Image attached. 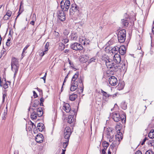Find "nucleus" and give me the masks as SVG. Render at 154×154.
Returning <instances> with one entry per match:
<instances>
[{
  "label": "nucleus",
  "instance_id": "nucleus-1",
  "mask_svg": "<svg viewBox=\"0 0 154 154\" xmlns=\"http://www.w3.org/2000/svg\"><path fill=\"white\" fill-rule=\"evenodd\" d=\"M79 75V72H76L74 74L72 78L71 81V85H75L76 86V87H78V83H80V85L82 86L80 87V89L81 93H82L83 92L84 89L83 83V80L80 77V78H79L76 80L78 77Z\"/></svg>",
  "mask_w": 154,
  "mask_h": 154
},
{
  "label": "nucleus",
  "instance_id": "nucleus-2",
  "mask_svg": "<svg viewBox=\"0 0 154 154\" xmlns=\"http://www.w3.org/2000/svg\"><path fill=\"white\" fill-rule=\"evenodd\" d=\"M125 114H123L120 115L118 112H114L112 114L111 117L113 120L116 122H118L119 121L122 123H125L126 122Z\"/></svg>",
  "mask_w": 154,
  "mask_h": 154
},
{
  "label": "nucleus",
  "instance_id": "nucleus-3",
  "mask_svg": "<svg viewBox=\"0 0 154 154\" xmlns=\"http://www.w3.org/2000/svg\"><path fill=\"white\" fill-rule=\"evenodd\" d=\"M118 39L120 43L124 42L126 38V31L124 29L120 30L117 34Z\"/></svg>",
  "mask_w": 154,
  "mask_h": 154
},
{
  "label": "nucleus",
  "instance_id": "nucleus-4",
  "mask_svg": "<svg viewBox=\"0 0 154 154\" xmlns=\"http://www.w3.org/2000/svg\"><path fill=\"white\" fill-rule=\"evenodd\" d=\"M43 114V111L42 108H38L37 109V112L34 111L31 115V119L33 120L36 119L37 116L39 117H41Z\"/></svg>",
  "mask_w": 154,
  "mask_h": 154
},
{
  "label": "nucleus",
  "instance_id": "nucleus-5",
  "mask_svg": "<svg viewBox=\"0 0 154 154\" xmlns=\"http://www.w3.org/2000/svg\"><path fill=\"white\" fill-rule=\"evenodd\" d=\"M70 5V2L69 0H62L60 2L61 8L65 11H68Z\"/></svg>",
  "mask_w": 154,
  "mask_h": 154
},
{
  "label": "nucleus",
  "instance_id": "nucleus-6",
  "mask_svg": "<svg viewBox=\"0 0 154 154\" xmlns=\"http://www.w3.org/2000/svg\"><path fill=\"white\" fill-rule=\"evenodd\" d=\"M70 48L74 50L80 51L83 49V46L77 42H74L70 45Z\"/></svg>",
  "mask_w": 154,
  "mask_h": 154
},
{
  "label": "nucleus",
  "instance_id": "nucleus-7",
  "mask_svg": "<svg viewBox=\"0 0 154 154\" xmlns=\"http://www.w3.org/2000/svg\"><path fill=\"white\" fill-rule=\"evenodd\" d=\"M72 134L71 129L69 127H67L64 129L63 136L64 138L66 140H69V137Z\"/></svg>",
  "mask_w": 154,
  "mask_h": 154
},
{
  "label": "nucleus",
  "instance_id": "nucleus-8",
  "mask_svg": "<svg viewBox=\"0 0 154 154\" xmlns=\"http://www.w3.org/2000/svg\"><path fill=\"white\" fill-rule=\"evenodd\" d=\"M66 11H64L63 9L58 10L57 13L59 19L62 21H64L66 19V15L65 13Z\"/></svg>",
  "mask_w": 154,
  "mask_h": 154
},
{
  "label": "nucleus",
  "instance_id": "nucleus-9",
  "mask_svg": "<svg viewBox=\"0 0 154 154\" xmlns=\"http://www.w3.org/2000/svg\"><path fill=\"white\" fill-rule=\"evenodd\" d=\"M119 128L120 126L119 125H117L116 127V129L117 131V134L115 135V138L116 140H118L119 141V142L122 139L123 135L122 133L120 131Z\"/></svg>",
  "mask_w": 154,
  "mask_h": 154
},
{
  "label": "nucleus",
  "instance_id": "nucleus-10",
  "mask_svg": "<svg viewBox=\"0 0 154 154\" xmlns=\"http://www.w3.org/2000/svg\"><path fill=\"white\" fill-rule=\"evenodd\" d=\"M71 8L69 9V13L70 15H73L74 12L79 11V7L75 4H73L71 5Z\"/></svg>",
  "mask_w": 154,
  "mask_h": 154
},
{
  "label": "nucleus",
  "instance_id": "nucleus-11",
  "mask_svg": "<svg viewBox=\"0 0 154 154\" xmlns=\"http://www.w3.org/2000/svg\"><path fill=\"white\" fill-rule=\"evenodd\" d=\"M109 82L112 86H115L117 83V80L115 76H112L109 78Z\"/></svg>",
  "mask_w": 154,
  "mask_h": 154
},
{
  "label": "nucleus",
  "instance_id": "nucleus-12",
  "mask_svg": "<svg viewBox=\"0 0 154 154\" xmlns=\"http://www.w3.org/2000/svg\"><path fill=\"white\" fill-rule=\"evenodd\" d=\"M107 129V132L106 134L107 137L112 139L114 136L113 129L110 127L108 128Z\"/></svg>",
  "mask_w": 154,
  "mask_h": 154
},
{
  "label": "nucleus",
  "instance_id": "nucleus-13",
  "mask_svg": "<svg viewBox=\"0 0 154 154\" xmlns=\"http://www.w3.org/2000/svg\"><path fill=\"white\" fill-rule=\"evenodd\" d=\"M121 57L119 54H116L113 58V61L116 63L117 65L119 64L121 61Z\"/></svg>",
  "mask_w": 154,
  "mask_h": 154
},
{
  "label": "nucleus",
  "instance_id": "nucleus-14",
  "mask_svg": "<svg viewBox=\"0 0 154 154\" xmlns=\"http://www.w3.org/2000/svg\"><path fill=\"white\" fill-rule=\"evenodd\" d=\"M43 135L42 134H39L36 136L35 140L37 143H41L43 141Z\"/></svg>",
  "mask_w": 154,
  "mask_h": 154
},
{
  "label": "nucleus",
  "instance_id": "nucleus-15",
  "mask_svg": "<svg viewBox=\"0 0 154 154\" xmlns=\"http://www.w3.org/2000/svg\"><path fill=\"white\" fill-rule=\"evenodd\" d=\"M101 91L103 96V100H104L105 101H108V100H107V98L111 97L112 96V95L108 94L106 92L104 91L102 89H101Z\"/></svg>",
  "mask_w": 154,
  "mask_h": 154
},
{
  "label": "nucleus",
  "instance_id": "nucleus-16",
  "mask_svg": "<svg viewBox=\"0 0 154 154\" xmlns=\"http://www.w3.org/2000/svg\"><path fill=\"white\" fill-rule=\"evenodd\" d=\"M69 39L71 41H77L78 38V35L77 33L72 32L69 37Z\"/></svg>",
  "mask_w": 154,
  "mask_h": 154
},
{
  "label": "nucleus",
  "instance_id": "nucleus-17",
  "mask_svg": "<svg viewBox=\"0 0 154 154\" xmlns=\"http://www.w3.org/2000/svg\"><path fill=\"white\" fill-rule=\"evenodd\" d=\"M63 109L66 112H69L71 111L70 105L68 103H64L63 106Z\"/></svg>",
  "mask_w": 154,
  "mask_h": 154
},
{
  "label": "nucleus",
  "instance_id": "nucleus-18",
  "mask_svg": "<svg viewBox=\"0 0 154 154\" xmlns=\"http://www.w3.org/2000/svg\"><path fill=\"white\" fill-rule=\"evenodd\" d=\"M129 19L128 18L125 17L124 19H122L121 23L122 25L125 27H127L129 24Z\"/></svg>",
  "mask_w": 154,
  "mask_h": 154
},
{
  "label": "nucleus",
  "instance_id": "nucleus-19",
  "mask_svg": "<svg viewBox=\"0 0 154 154\" xmlns=\"http://www.w3.org/2000/svg\"><path fill=\"white\" fill-rule=\"evenodd\" d=\"M110 65L111 66L109 67L108 68L113 69L115 72H116L117 71L119 66L117 64L113 62L112 64Z\"/></svg>",
  "mask_w": 154,
  "mask_h": 154
},
{
  "label": "nucleus",
  "instance_id": "nucleus-20",
  "mask_svg": "<svg viewBox=\"0 0 154 154\" xmlns=\"http://www.w3.org/2000/svg\"><path fill=\"white\" fill-rule=\"evenodd\" d=\"M126 48L124 45L121 46L119 47V52L121 55H124L125 53Z\"/></svg>",
  "mask_w": 154,
  "mask_h": 154
},
{
  "label": "nucleus",
  "instance_id": "nucleus-21",
  "mask_svg": "<svg viewBox=\"0 0 154 154\" xmlns=\"http://www.w3.org/2000/svg\"><path fill=\"white\" fill-rule=\"evenodd\" d=\"M19 65L18 59L14 57H13L11 59V65Z\"/></svg>",
  "mask_w": 154,
  "mask_h": 154
},
{
  "label": "nucleus",
  "instance_id": "nucleus-22",
  "mask_svg": "<svg viewBox=\"0 0 154 154\" xmlns=\"http://www.w3.org/2000/svg\"><path fill=\"white\" fill-rule=\"evenodd\" d=\"M44 128L45 126L43 123H39L38 124L37 128L39 131H42L44 129Z\"/></svg>",
  "mask_w": 154,
  "mask_h": 154
},
{
  "label": "nucleus",
  "instance_id": "nucleus-23",
  "mask_svg": "<svg viewBox=\"0 0 154 154\" xmlns=\"http://www.w3.org/2000/svg\"><path fill=\"white\" fill-rule=\"evenodd\" d=\"M125 86V83L124 82H119L117 86V89L119 90H121L123 89Z\"/></svg>",
  "mask_w": 154,
  "mask_h": 154
},
{
  "label": "nucleus",
  "instance_id": "nucleus-24",
  "mask_svg": "<svg viewBox=\"0 0 154 154\" xmlns=\"http://www.w3.org/2000/svg\"><path fill=\"white\" fill-rule=\"evenodd\" d=\"M19 68V65H11V70L16 73H17Z\"/></svg>",
  "mask_w": 154,
  "mask_h": 154
},
{
  "label": "nucleus",
  "instance_id": "nucleus-25",
  "mask_svg": "<svg viewBox=\"0 0 154 154\" xmlns=\"http://www.w3.org/2000/svg\"><path fill=\"white\" fill-rule=\"evenodd\" d=\"M67 122L69 124H72L73 123L74 119H73V115H69L68 116L67 119Z\"/></svg>",
  "mask_w": 154,
  "mask_h": 154
},
{
  "label": "nucleus",
  "instance_id": "nucleus-26",
  "mask_svg": "<svg viewBox=\"0 0 154 154\" xmlns=\"http://www.w3.org/2000/svg\"><path fill=\"white\" fill-rule=\"evenodd\" d=\"M119 48L117 46H115L112 48V53H114L115 54H118L117 53H119Z\"/></svg>",
  "mask_w": 154,
  "mask_h": 154
},
{
  "label": "nucleus",
  "instance_id": "nucleus-27",
  "mask_svg": "<svg viewBox=\"0 0 154 154\" xmlns=\"http://www.w3.org/2000/svg\"><path fill=\"white\" fill-rule=\"evenodd\" d=\"M114 72H115V71H113V69H111V70H108L106 72L107 76L108 77H109L111 75H114Z\"/></svg>",
  "mask_w": 154,
  "mask_h": 154
},
{
  "label": "nucleus",
  "instance_id": "nucleus-28",
  "mask_svg": "<svg viewBox=\"0 0 154 154\" xmlns=\"http://www.w3.org/2000/svg\"><path fill=\"white\" fill-rule=\"evenodd\" d=\"M77 95L76 94H73L69 96V100L72 101H73L77 98Z\"/></svg>",
  "mask_w": 154,
  "mask_h": 154
},
{
  "label": "nucleus",
  "instance_id": "nucleus-29",
  "mask_svg": "<svg viewBox=\"0 0 154 154\" xmlns=\"http://www.w3.org/2000/svg\"><path fill=\"white\" fill-rule=\"evenodd\" d=\"M148 137L150 138H154V130L152 129L148 134Z\"/></svg>",
  "mask_w": 154,
  "mask_h": 154
},
{
  "label": "nucleus",
  "instance_id": "nucleus-30",
  "mask_svg": "<svg viewBox=\"0 0 154 154\" xmlns=\"http://www.w3.org/2000/svg\"><path fill=\"white\" fill-rule=\"evenodd\" d=\"M69 141V140H66L64 142L61 143L62 146H63V147L64 149L66 148L68 144Z\"/></svg>",
  "mask_w": 154,
  "mask_h": 154
},
{
  "label": "nucleus",
  "instance_id": "nucleus-31",
  "mask_svg": "<svg viewBox=\"0 0 154 154\" xmlns=\"http://www.w3.org/2000/svg\"><path fill=\"white\" fill-rule=\"evenodd\" d=\"M121 66L122 69H125L127 67V65L125 62H122V63H120V66Z\"/></svg>",
  "mask_w": 154,
  "mask_h": 154
},
{
  "label": "nucleus",
  "instance_id": "nucleus-32",
  "mask_svg": "<svg viewBox=\"0 0 154 154\" xmlns=\"http://www.w3.org/2000/svg\"><path fill=\"white\" fill-rule=\"evenodd\" d=\"M121 107L124 110H125L127 109V105L125 102L123 101L121 103Z\"/></svg>",
  "mask_w": 154,
  "mask_h": 154
},
{
  "label": "nucleus",
  "instance_id": "nucleus-33",
  "mask_svg": "<svg viewBox=\"0 0 154 154\" xmlns=\"http://www.w3.org/2000/svg\"><path fill=\"white\" fill-rule=\"evenodd\" d=\"M39 101L38 100H35L34 102L32 104V106L35 107H37L39 104Z\"/></svg>",
  "mask_w": 154,
  "mask_h": 154
},
{
  "label": "nucleus",
  "instance_id": "nucleus-34",
  "mask_svg": "<svg viewBox=\"0 0 154 154\" xmlns=\"http://www.w3.org/2000/svg\"><path fill=\"white\" fill-rule=\"evenodd\" d=\"M29 46V45H27L26 46V47L23 49V52H22V56H21V57H22L21 58L22 59L23 58V57L24 56V54L26 50L27 49V48Z\"/></svg>",
  "mask_w": 154,
  "mask_h": 154
},
{
  "label": "nucleus",
  "instance_id": "nucleus-35",
  "mask_svg": "<svg viewBox=\"0 0 154 154\" xmlns=\"http://www.w3.org/2000/svg\"><path fill=\"white\" fill-rule=\"evenodd\" d=\"M78 87L75 85H71L70 90L73 91L77 89Z\"/></svg>",
  "mask_w": 154,
  "mask_h": 154
},
{
  "label": "nucleus",
  "instance_id": "nucleus-36",
  "mask_svg": "<svg viewBox=\"0 0 154 154\" xmlns=\"http://www.w3.org/2000/svg\"><path fill=\"white\" fill-rule=\"evenodd\" d=\"M65 48V45L63 43H61L59 45V48L61 51H62Z\"/></svg>",
  "mask_w": 154,
  "mask_h": 154
},
{
  "label": "nucleus",
  "instance_id": "nucleus-37",
  "mask_svg": "<svg viewBox=\"0 0 154 154\" xmlns=\"http://www.w3.org/2000/svg\"><path fill=\"white\" fill-rule=\"evenodd\" d=\"M109 143L106 141H103L102 143V145L103 147L107 148L109 146Z\"/></svg>",
  "mask_w": 154,
  "mask_h": 154
},
{
  "label": "nucleus",
  "instance_id": "nucleus-38",
  "mask_svg": "<svg viewBox=\"0 0 154 154\" xmlns=\"http://www.w3.org/2000/svg\"><path fill=\"white\" fill-rule=\"evenodd\" d=\"M62 41L63 42L65 43L66 44L67 43H68L69 42V39L67 38V37H64L63 38V40H62Z\"/></svg>",
  "mask_w": 154,
  "mask_h": 154
},
{
  "label": "nucleus",
  "instance_id": "nucleus-39",
  "mask_svg": "<svg viewBox=\"0 0 154 154\" xmlns=\"http://www.w3.org/2000/svg\"><path fill=\"white\" fill-rule=\"evenodd\" d=\"M12 14V12L10 10H8L7 12L6 15L8 16L9 17L11 16Z\"/></svg>",
  "mask_w": 154,
  "mask_h": 154
},
{
  "label": "nucleus",
  "instance_id": "nucleus-40",
  "mask_svg": "<svg viewBox=\"0 0 154 154\" xmlns=\"http://www.w3.org/2000/svg\"><path fill=\"white\" fill-rule=\"evenodd\" d=\"M49 46V43L47 42L46 43L45 45V51H48V47Z\"/></svg>",
  "mask_w": 154,
  "mask_h": 154
},
{
  "label": "nucleus",
  "instance_id": "nucleus-41",
  "mask_svg": "<svg viewBox=\"0 0 154 154\" xmlns=\"http://www.w3.org/2000/svg\"><path fill=\"white\" fill-rule=\"evenodd\" d=\"M96 60V57H92V58H91L88 61V62L89 63H91L92 62H95V61Z\"/></svg>",
  "mask_w": 154,
  "mask_h": 154
},
{
  "label": "nucleus",
  "instance_id": "nucleus-42",
  "mask_svg": "<svg viewBox=\"0 0 154 154\" xmlns=\"http://www.w3.org/2000/svg\"><path fill=\"white\" fill-rule=\"evenodd\" d=\"M68 62L69 63V64H70V67H72L73 69H75V70L76 71L77 69L75 68L73 66V63H71L70 60L69 59H68Z\"/></svg>",
  "mask_w": 154,
  "mask_h": 154
},
{
  "label": "nucleus",
  "instance_id": "nucleus-43",
  "mask_svg": "<svg viewBox=\"0 0 154 154\" xmlns=\"http://www.w3.org/2000/svg\"><path fill=\"white\" fill-rule=\"evenodd\" d=\"M90 41L89 40H87L85 39L84 41V43H83L84 45H89L90 43Z\"/></svg>",
  "mask_w": 154,
  "mask_h": 154
},
{
  "label": "nucleus",
  "instance_id": "nucleus-44",
  "mask_svg": "<svg viewBox=\"0 0 154 154\" xmlns=\"http://www.w3.org/2000/svg\"><path fill=\"white\" fill-rule=\"evenodd\" d=\"M31 125H32V127H33V126H34L35 127L34 128H33V132H34V133H35V131H36L37 130V128H36V126L34 124V123L32 122L31 121Z\"/></svg>",
  "mask_w": 154,
  "mask_h": 154
},
{
  "label": "nucleus",
  "instance_id": "nucleus-45",
  "mask_svg": "<svg viewBox=\"0 0 154 154\" xmlns=\"http://www.w3.org/2000/svg\"><path fill=\"white\" fill-rule=\"evenodd\" d=\"M154 152L152 150H149L146 151L145 154H154Z\"/></svg>",
  "mask_w": 154,
  "mask_h": 154
},
{
  "label": "nucleus",
  "instance_id": "nucleus-46",
  "mask_svg": "<svg viewBox=\"0 0 154 154\" xmlns=\"http://www.w3.org/2000/svg\"><path fill=\"white\" fill-rule=\"evenodd\" d=\"M112 63L113 62H107V61H105V63H106V65L108 68L109 67L111 66L110 65L112 64Z\"/></svg>",
  "mask_w": 154,
  "mask_h": 154
},
{
  "label": "nucleus",
  "instance_id": "nucleus-47",
  "mask_svg": "<svg viewBox=\"0 0 154 154\" xmlns=\"http://www.w3.org/2000/svg\"><path fill=\"white\" fill-rule=\"evenodd\" d=\"M54 35L55 36V38H57L59 36V33L58 32H56V31H54Z\"/></svg>",
  "mask_w": 154,
  "mask_h": 154
},
{
  "label": "nucleus",
  "instance_id": "nucleus-48",
  "mask_svg": "<svg viewBox=\"0 0 154 154\" xmlns=\"http://www.w3.org/2000/svg\"><path fill=\"white\" fill-rule=\"evenodd\" d=\"M148 139V138L147 137H145L144 139L143 140L142 142L141 143V145H143V144H144L146 141Z\"/></svg>",
  "mask_w": 154,
  "mask_h": 154
},
{
  "label": "nucleus",
  "instance_id": "nucleus-49",
  "mask_svg": "<svg viewBox=\"0 0 154 154\" xmlns=\"http://www.w3.org/2000/svg\"><path fill=\"white\" fill-rule=\"evenodd\" d=\"M63 33L64 35L66 36H67L69 34V32L68 30L65 29L64 30Z\"/></svg>",
  "mask_w": 154,
  "mask_h": 154
},
{
  "label": "nucleus",
  "instance_id": "nucleus-50",
  "mask_svg": "<svg viewBox=\"0 0 154 154\" xmlns=\"http://www.w3.org/2000/svg\"><path fill=\"white\" fill-rule=\"evenodd\" d=\"M9 18L8 16L5 14L3 17V19L4 20H8Z\"/></svg>",
  "mask_w": 154,
  "mask_h": 154
},
{
  "label": "nucleus",
  "instance_id": "nucleus-51",
  "mask_svg": "<svg viewBox=\"0 0 154 154\" xmlns=\"http://www.w3.org/2000/svg\"><path fill=\"white\" fill-rule=\"evenodd\" d=\"M6 51L4 49V50H2L1 52V54L2 56H3L4 54H6Z\"/></svg>",
  "mask_w": 154,
  "mask_h": 154
},
{
  "label": "nucleus",
  "instance_id": "nucleus-52",
  "mask_svg": "<svg viewBox=\"0 0 154 154\" xmlns=\"http://www.w3.org/2000/svg\"><path fill=\"white\" fill-rule=\"evenodd\" d=\"M3 88L5 89H7L8 88V85L6 82L3 85Z\"/></svg>",
  "mask_w": 154,
  "mask_h": 154
},
{
  "label": "nucleus",
  "instance_id": "nucleus-53",
  "mask_svg": "<svg viewBox=\"0 0 154 154\" xmlns=\"http://www.w3.org/2000/svg\"><path fill=\"white\" fill-rule=\"evenodd\" d=\"M47 51H45H45H42V52H41L40 53V55L41 56H43L46 53V52Z\"/></svg>",
  "mask_w": 154,
  "mask_h": 154
},
{
  "label": "nucleus",
  "instance_id": "nucleus-54",
  "mask_svg": "<svg viewBox=\"0 0 154 154\" xmlns=\"http://www.w3.org/2000/svg\"><path fill=\"white\" fill-rule=\"evenodd\" d=\"M33 96H34V98H36L38 97V96L37 93L35 92V91H33Z\"/></svg>",
  "mask_w": 154,
  "mask_h": 154
},
{
  "label": "nucleus",
  "instance_id": "nucleus-55",
  "mask_svg": "<svg viewBox=\"0 0 154 154\" xmlns=\"http://www.w3.org/2000/svg\"><path fill=\"white\" fill-rule=\"evenodd\" d=\"M104 61H107V62H113L112 60L109 58L107 59L106 60H104Z\"/></svg>",
  "mask_w": 154,
  "mask_h": 154
},
{
  "label": "nucleus",
  "instance_id": "nucleus-56",
  "mask_svg": "<svg viewBox=\"0 0 154 154\" xmlns=\"http://www.w3.org/2000/svg\"><path fill=\"white\" fill-rule=\"evenodd\" d=\"M115 146L116 145L114 143H112L110 146L111 149H113L115 147Z\"/></svg>",
  "mask_w": 154,
  "mask_h": 154
},
{
  "label": "nucleus",
  "instance_id": "nucleus-57",
  "mask_svg": "<svg viewBox=\"0 0 154 154\" xmlns=\"http://www.w3.org/2000/svg\"><path fill=\"white\" fill-rule=\"evenodd\" d=\"M6 94H3V100H2V102H4L5 101V98L6 97Z\"/></svg>",
  "mask_w": 154,
  "mask_h": 154
},
{
  "label": "nucleus",
  "instance_id": "nucleus-58",
  "mask_svg": "<svg viewBox=\"0 0 154 154\" xmlns=\"http://www.w3.org/2000/svg\"><path fill=\"white\" fill-rule=\"evenodd\" d=\"M70 113H71L72 112H73V113H71V114L73 115H73H75V109H74L73 110H71V111H70Z\"/></svg>",
  "mask_w": 154,
  "mask_h": 154
},
{
  "label": "nucleus",
  "instance_id": "nucleus-59",
  "mask_svg": "<svg viewBox=\"0 0 154 154\" xmlns=\"http://www.w3.org/2000/svg\"><path fill=\"white\" fill-rule=\"evenodd\" d=\"M85 40H84L82 39H81V38H80V39L79 40V42H80L82 44H83V43H84V42Z\"/></svg>",
  "mask_w": 154,
  "mask_h": 154
},
{
  "label": "nucleus",
  "instance_id": "nucleus-60",
  "mask_svg": "<svg viewBox=\"0 0 154 154\" xmlns=\"http://www.w3.org/2000/svg\"><path fill=\"white\" fill-rule=\"evenodd\" d=\"M68 78V74H67L66 75V77H65V78L64 79V82H63V85H64V83L66 82V80Z\"/></svg>",
  "mask_w": 154,
  "mask_h": 154
},
{
  "label": "nucleus",
  "instance_id": "nucleus-61",
  "mask_svg": "<svg viewBox=\"0 0 154 154\" xmlns=\"http://www.w3.org/2000/svg\"><path fill=\"white\" fill-rule=\"evenodd\" d=\"M135 154H142V152L139 150L137 151Z\"/></svg>",
  "mask_w": 154,
  "mask_h": 154
},
{
  "label": "nucleus",
  "instance_id": "nucleus-62",
  "mask_svg": "<svg viewBox=\"0 0 154 154\" xmlns=\"http://www.w3.org/2000/svg\"><path fill=\"white\" fill-rule=\"evenodd\" d=\"M30 24L32 25H34L35 24V21L34 20L30 22Z\"/></svg>",
  "mask_w": 154,
  "mask_h": 154
},
{
  "label": "nucleus",
  "instance_id": "nucleus-63",
  "mask_svg": "<svg viewBox=\"0 0 154 154\" xmlns=\"http://www.w3.org/2000/svg\"><path fill=\"white\" fill-rule=\"evenodd\" d=\"M6 45L8 46H10V42H6Z\"/></svg>",
  "mask_w": 154,
  "mask_h": 154
},
{
  "label": "nucleus",
  "instance_id": "nucleus-64",
  "mask_svg": "<svg viewBox=\"0 0 154 154\" xmlns=\"http://www.w3.org/2000/svg\"><path fill=\"white\" fill-rule=\"evenodd\" d=\"M117 93H116L115 94H114L113 95H111L112 96L111 97H112L113 99L115 97H116V95H117Z\"/></svg>",
  "mask_w": 154,
  "mask_h": 154
}]
</instances>
